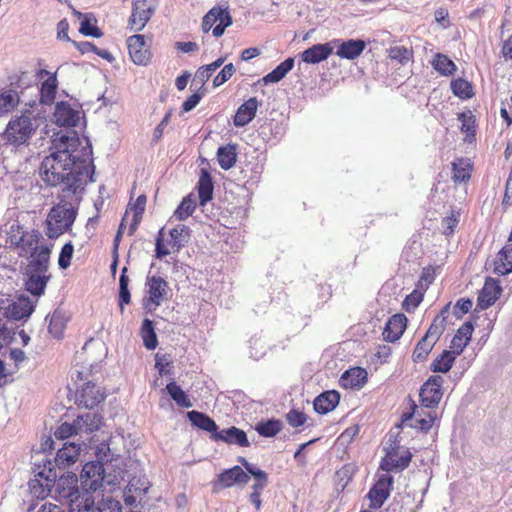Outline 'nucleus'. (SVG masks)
<instances>
[{
	"instance_id": "nucleus-1",
	"label": "nucleus",
	"mask_w": 512,
	"mask_h": 512,
	"mask_svg": "<svg viewBox=\"0 0 512 512\" xmlns=\"http://www.w3.org/2000/svg\"><path fill=\"white\" fill-rule=\"evenodd\" d=\"M41 179L48 186L62 187L61 195L81 199L85 185L92 182L94 165L92 147L87 139L82 141L75 131L56 133L39 169Z\"/></svg>"
},
{
	"instance_id": "nucleus-2",
	"label": "nucleus",
	"mask_w": 512,
	"mask_h": 512,
	"mask_svg": "<svg viewBox=\"0 0 512 512\" xmlns=\"http://www.w3.org/2000/svg\"><path fill=\"white\" fill-rule=\"evenodd\" d=\"M60 202L53 206L46 218V234L50 239H56L66 231L70 230L77 216V208L80 200L60 196Z\"/></svg>"
},
{
	"instance_id": "nucleus-3",
	"label": "nucleus",
	"mask_w": 512,
	"mask_h": 512,
	"mask_svg": "<svg viewBox=\"0 0 512 512\" xmlns=\"http://www.w3.org/2000/svg\"><path fill=\"white\" fill-rule=\"evenodd\" d=\"M77 484V476L71 473L66 477H60L54 485L56 498L66 503L70 512H81L85 498L89 496L87 492L81 494Z\"/></svg>"
},
{
	"instance_id": "nucleus-4",
	"label": "nucleus",
	"mask_w": 512,
	"mask_h": 512,
	"mask_svg": "<svg viewBox=\"0 0 512 512\" xmlns=\"http://www.w3.org/2000/svg\"><path fill=\"white\" fill-rule=\"evenodd\" d=\"M25 276V289L34 296H41L45 292L47 282L50 279L48 268H44L43 262H35L23 267Z\"/></svg>"
},
{
	"instance_id": "nucleus-5",
	"label": "nucleus",
	"mask_w": 512,
	"mask_h": 512,
	"mask_svg": "<svg viewBox=\"0 0 512 512\" xmlns=\"http://www.w3.org/2000/svg\"><path fill=\"white\" fill-rule=\"evenodd\" d=\"M158 8V0H133L128 26L139 32L144 29Z\"/></svg>"
},
{
	"instance_id": "nucleus-6",
	"label": "nucleus",
	"mask_w": 512,
	"mask_h": 512,
	"mask_svg": "<svg viewBox=\"0 0 512 512\" xmlns=\"http://www.w3.org/2000/svg\"><path fill=\"white\" fill-rule=\"evenodd\" d=\"M34 131L35 126L30 116L22 115L8 123L5 138L9 143L19 146L26 143Z\"/></svg>"
},
{
	"instance_id": "nucleus-7",
	"label": "nucleus",
	"mask_w": 512,
	"mask_h": 512,
	"mask_svg": "<svg viewBox=\"0 0 512 512\" xmlns=\"http://www.w3.org/2000/svg\"><path fill=\"white\" fill-rule=\"evenodd\" d=\"M232 24V17L228 8L213 7L203 17L202 30L207 33L212 29L214 37H220L225 29Z\"/></svg>"
},
{
	"instance_id": "nucleus-8",
	"label": "nucleus",
	"mask_w": 512,
	"mask_h": 512,
	"mask_svg": "<svg viewBox=\"0 0 512 512\" xmlns=\"http://www.w3.org/2000/svg\"><path fill=\"white\" fill-rule=\"evenodd\" d=\"M444 379L440 375L430 376L420 389L421 404L426 408L436 407L442 399Z\"/></svg>"
},
{
	"instance_id": "nucleus-9",
	"label": "nucleus",
	"mask_w": 512,
	"mask_h": 512,
	"mask_svg": "<svg viewBox=\"0 0 512 512\" xmlns=\"http://www.w3.org/2000/svg\"><path fill=\"white\" fill-rule=\"evenodd\" d=\"M104 467L99 461L87 462L81 471V484L87 491H97L102 487L104 480Z\"/></svg>"
},
{
	"instance_id": "nucleus-10",
	"label": "nucleus",
	"mask_w": 512,
	"mask_h": 512,
	"mask_svg": "<svg viewBox=\"0 0 512 512\" xmlns=\"http://www.w3.org/2000/svg\"><path fill=\"white\" fill-rule=\"evenodd\" d=\"M394 478L390 474H381L376 483L368 492L370 507L373 509L380 508L390 496L393 488Z\"/></svg>"
},
{
	"instance_id": "nucleus-11",
	"label": "nucleus",
	"mask_w": 512,
	"mask_h": 512,
	"mask_svg": "<svg viewBox=\"0 0 512 512\" xmlns=\"http://www.w3.org/2000/svg\"><path fill=\"white\" fill-rule=\"evenodd\" d=\"M127 46L131 60L136 65L146 66L150 63L151 52L146 45L143 35H132L127 39Z\"/></svg>"
},
{
	"instance_id": "nucleus-12",
	"label": "nucleus",
	"mask_w": 512,
	"mask_h": 512,
	"mask_svg": "<svg viewBox=\"0 0 512 512\" xmlns=\"http://www.w3.org/2000/svg\"><path fill=\"white\" fill-rule=\"evenodd\" d=\"M412 459L410 451L406 450L399 454L396 449L388 451L385 457L382 458L379 468L389 474L392 471H403L406 469Z\"/></svg>"
},
{
	"instance_id": "nucleus-13",
	"label": "nucleus",
	"mask_w": 512,
	"mask_h": 512,
	"mask_svg": "<svg viewBox=\"0 0 512 512\" xmlns=\"http://www.w3.org/2000/svg\"><path fill=\"white\" fill-rule=\"evenodd\" d=\"M53 118L60 127H75L80 120V111L74 109L68 102L60 101L56 103Z\"/></svg>"
},
{
	"instance_id": "nucleus-14",
	"label": "nucleus",
	"mask_w": 512,
	"mask_h": 512,
	"mask_svg": "<svg viewBox=\"0 0 512 512\" xmlns=\"http://www.w3.org/2000/svg\"><path fill=\"white\" fill-rule=\"evenodd\" d=\"M502 288L499 282L492 278H487L483 288L480 290L477 299V308L485 310L492 306L501 295Z\"/></svg>"
},
{
	"instance_id": "nucleus-15",
	"label": "nucleus",
	"mask_w": 512,
	"mask_h": 512,
	"mask_svg": "<svg viewBox=\"0 0 512 512\" xmlns=\"http://www.w3.org/2000/svg\"><path fill=\"white\" fill-rule=\"evenodd\" d=\"M249 479V475L240 466H234L221 472L214 485L228 488L235 484L245 485Z\"/></svg>"
},
{
	"instance_id": "nucleus-16",
	"label": "nucleus",
	"mask_w": 512,
	"mask_h": 512,
	"mask_svg": "<svg viewBox=\"0 0 512 512\" xmlns=\"http://www.w3.org/2000/svg\"><path fill=\"white\" fill-rule=\"evenodd\" d=\"M407 318L404 314L391 316L383 329V339L387 342L397 341L406 329Z\"/></svg>"
},
{
	"instance_id": "nucleus-17",
	"label": "nucleus",
	"mask_w": 512,
	"mask_h": 512,
	"mask_svg": "<svg viewBox=\"0 0 512 512\" xmlns=\"http://www.w3.org/2000/svg\"><path fill=\"white\" fill-rule=\"evenodd\" d=\"M332 43L338 44L336 55L348 60H353L360 56L366 47L365 41L361 39L334 40Z\"/></svg>"
},
{
	"instance_id": "nucleus-18",
	"label": "nucleus",
	"mask_w": 512,
	"mask_h": 512,
	"mask_svg": "<svg viewBox=\"0 0 512 512\" xmlns=\"http://www.w3.org/2000/svg\"><path fill=\"white\" fill-rule=\"evenodd\" d=\"M44 243L42 234L39 231L31 230L22 237H18V241L14 244V248L19 257H24L28 253H32L38 245Z\"/></svg>"
},
{
	"instance_id": "nucleus-19",
	"label": "nucleus",
	"mask_w": 512,
	"mask_h": 512,
	"mask_svg": "<svg viewBox=\"0 0 512 512\" xmlns=\"http://www.w3.org/2000/svg\"><path fill=\"white\" fill-rule=\"evenodd\" d=\"M211 438L214 441H222L227 444H235L240 447H248L250 445L246 433L235 426L220 431L218 430V432L214 433Z\"/></svg>"
},
{
	"instance_id": "nucleus-20",
	"label": "nucleus",
	"mask_w": 512,
	"mask_h": 512,
	"mask_svg": "<svg viewBox=\"0 0 512 512\" xmlns=\"http://www.w3.org/2000/svg\"><path fill=\"white\" fill-rule=\"evenodd\" d=\"M146 286L149 300L159 306L168 293V283L160 276H151L147 277Z\"/></svg>"
},
{
	"instance_id": "nucleus-21",
	"label": "nucleus",
	"mask_w": 512,
	"mask_h": 512,
	"mask_svg": "<svg viewBox=\"0 0 512 512\" xmlns=\"http://www.w3.org/2000/svg\"><path fill=\"white\" fill-rule=\"evenodd\" d=\"M105 399V395L93 383L87 382L77 395L80 405L92 409Z\"/></svg>"
},
{
	"instance_id": "nucleus-22",
	"label": "nucleus",
	"mask_w": 512,
	"mask_h": 512,
	"mask_svg": "<svg viewBox=\"0 0 512 512\" xmlns=\"http://www.w3.org/2000/svg\"><path fill=\"white\" fill-rule=\"evenodd\" d=\"M122 506L119 501L109 497L103 498L96 504L90 495L85 498L81 512H121Z\"/></svg>"
},
{
	"instance_id": "nucleus-23",
	"label": "nucleus",
	"mask_w": 512,
	"mask_h": 512,
	"mask_svg": "<svg viewBox=\"0 0 512 512\" xmlns=\"http://www.w3.org/2000/svg\"><path fill=\"white\" fill-rule=\"evenodd\" d=\"M259 102L255 97L249 98L236 111L233 123L236 127H244L255 117Z\"/></svg>"
},
{
	"instance_id": "nucleus-24",
	"label": "nucleus",
	"mask_w": 512,
	"mask_h": 512,
	"mask_svg": "<svg viewBox=\"0 0 512 512\" xmlns=\"http://www.w3.org/2000/svg\"><path fill=\"white\" fill-rule=\"evenodd\" d=\"M474 330V326L472 322L467 321L463 323L458 330L456 331L454 337L451 340L450 348L451 350L456 353V355H460L464 349L469 344L472 333Z\"/></svg>"
},
{
	"instance_id": "nucleus-25",
	"label": "nucleus",
	"mask_w": 512,
	"mask_h": 512,
	"mask_svg": "<svg viewBox=\"0 0 512 512\" xmlns=\"http://www.w3.org/2000/svg\"><path fill=\"white\" fill-rule=\"evenodd\" d=\"M332 52L331 43L315 44L301 53V59L308 64H318L326 60Z\"/></svg>"
},
{
	"instance_id": "nucleus-26",
	"label": "nucleus",
	"mask_w": 512,
	"mask_h": 512,
	"mask_svg": "<svg viewBox=\"0 0 512 512\" xmlns=\"http://www.w3.org/2000/svg\"><path fill=\"white\" fill-rule=\"evenodd\" d=\"M340 401V394L336 390H329L318 395L314 402V410L319 414H327L334 410Z\"/></svg>"
},
{
	"instance_id": "nucleus-27",
	"label": "nucleus",
	"mask_w": 512,
	"mask_h": 512,
	"mask_svg": "<svg viewBox=\"0 0 512 512\" xmlns=\"http://www.w3.org/2000/svg\"><path fill=\"white\" fill-rule=\"evenodd\" d=\"M34 308V302L28 297L21 296L8 307L7 315L13 320L26 319L32 314Z\"/></svg>"
},
{
	"instance_id": "nucleus-28",
	"label": "nucleus",
	"mask_w": 512,
	"mask_h": 512,
	"mask_svg": "<svg viewBox=\"0 0 512 512\" xmlns=\"http://www.w3.org/2000/svg\"><path fill=\"white\" fill-rule=\"evenodd\" d=\"M80 453V445L75 443H65L64 446L58 449L54 459L55 465L59 468L65 469L74 464Z\"/></svg>"
},
{
	"instance_id": "nucleus-29",
	"label": "nucleus",
	"mask_w": 512,
	"mask_h": 512,
	"mask_svg": "<svg viewBox=\"0 0 512 512\" xmlns=\"http://www.w3.org/2000/svg\"><path fill=\"white\" fill-rule=\"evenodd\" d=\"M435 418V413L427 412L422 416L418 411H414L413 413L403 414L402 422L421 431H428L432 427Z\"/></svg>"
},
{
	"instance_id": "nucleus-30",
	"label": "nucleus",
	"mask_w": 512,
	"mask_h": 512,
	"mask_svg": "<svg viewBox=\"0 0 512 512\" xmlns=\"http://www.w3.org/2000/svg\"><path fill=\"white\" fill-rule=\"evenodd\" d=\"M367 381V372L360 367L351 368L346 370L341 378V385L345 388L358 389L361 388Z\"/></svg>"
},
{
	"instance_id": "nucleus-31",
	"label": "nucleus",
	"mask_w": 512,
	"mask_h": 512,
	"mask_svg": "<svg viewBox=\"0 0 512 512\" xmlns=\"http://www.w3.org/2000/svg\"><path fill=\"white\" fill-rule=\"evenodd\" d=\"M449 313V304L444 306L440 313L433 319V322L431 323L429 329L425 333L424 336L428 338L429 340L433 341L434 343H437L440 336L443 334L446 324H447V316Z\"/></svg>"
},
{
	"instance_id": "nucleus-32",
	"label": "nucleus",
	"mask_w": 512,
	"mask_h": 512,
	"mask_svg": "<svg viewBox=\"0 0 512 512\" xmlns=\"http://www.w3.org/2000/svg\"><path fill=\"white\" fill-rule=\"evenodd\" d=\"M197 189L200 205L205 206L212 199L214 191L212 177L206 169H201Z\"/></svg>"
},
{
	"instance_id": "nucleus-33",
	"label": "nucleus",
	"mask_w": 512,
	"mask_h": 512,
	"mask_svg": "<svg viewBox=\"0 0 512 512\" xmlns=\"http://www.w3.org/2000/svg\"><path fill=\"white\" fill-rule=\"evenodd\" d=\"M102 420L103 418L100 414L87 412L83 415H79L76 419V423L80 433L91 434L100 428Z\"/></svg>"
},
{
	"instance_id": "nucleus-34",
	"label": "nucleus",
	"mask_w": 512,
	"mask_h": 512,
	"mask_svg": "<svg viewBox=\"0 0 512 512\" xmlns=\"http://www.w3.org/2000/svg\"><path fill=\"white\" fill-rule=\"evenodd\" d=\"M187 417L193 426L210 432L211 436L218 432V426L215 421L203 412L192 410L187 413Z\"/></svg>"
},
{
	"instance_id": "nucleus-35",
	"label": "nucleus",
	"mask_w": 512,
	"mask_h": 512,
	"mask_svg": "<svg viewBox=\"0 0 512 512\" xmlns=\"http://www.w3.org/2000/svg\"><path fill=\"white\" fill-rule=\"evenodd\" d=\"M58 89L57 73L50 75L46 80L41 83L39 93L40 102L44 105H51L55 101Z\"/></svg>"
},
{
	"instance_id": "nucleus-36",
	"label": "nucleus",
	"mask_w": 512,
	"mask_h": 512,
	"mask_svg": "<svg viewBox=\"0 0 512 512\" xmlns=\"http://www.w3.org/2000/svg\"><path fill=\"white\" fill-rule=\"evenodd\" d=\"M494 272L499 275L512 272V244L505 245L498 253L494 264Z\"/></svg>"
},
{
	"instance_id": "nucleus-37",
	"label": "nucleus",
	"mask_w": 512,
	"mask_h": 512,
	"mask_svg": "<svg viewBox=\"0 0 512 512\" xmlns=\"http://www.w3.org/2000/svg\"><path fill=\"white\" fill-rule=\"evenodd\" d=\"M190 228L180 224L170 231L169 245L174 252H179L190 240Z\"/></svg>"
},
{
	"instance_id": "nucleus-38",
	"label": "nucleus",
	"mask_w": 512,
	"mask_h": 512,
	"mask_svg": "<svg viewBox=\"0 0 512 512\" xmlns=\"http://www.w3.org/2000/svg\"><path fill=\"white\" fill-rule=\"evenodd\" d=\"M67 321L68 317L66 316L65 311L56 309L49 318V333L56 339L62 338Z\"/></svg>"
},
{
	"instance_id": "nucleus-39",
	"label": "nucleus",
	"mask_w": 512,
	"mask_h": 512,
	"mask_svg": "<svg viewBox=\"0 0 512 512\" xmlns=\"http://www.w3.org/2000/svg\"><path fill=\"white\" fill-rule=\"evenodd\" d=\"M27 232L28 230L24 229L18 219H9L0 228V233L6 235V242L9 243L10 246H14L18 241V237H22V234H26Z\"/></svg>"
},
{
	"instance_id": "nucleus-40",
	"label": "nucleus",
	"mask_w": 512,
	"mask_h": 512,
	"mask_svg": "<svg viewBox=\"0 0 512 512\" xmlns=\"http://www.w3.org/2000/svg\"><path fill=\"white\" fill-rule=\"evenodd\" d=\"M458 355L452 350H444L430 365V370L435 373H447L453 366Z\"/></svg>"
},
{
	"instance_id": "nucleus-41",
	"label": "nucleus",
	"mask_w": 512,
	"mask_h": 512,
	"mask_svg": "<svg viewBox=\"0 0 512 512\" xmlns=\"http://www.w3.org/2000/svg\"><path fill=\"white\" fill-rule=\"evenodd\" d=\"M294 67V58L288 57L281 62L276 68L265 75L262 79L264 84L277 83L281 81Z\"/></svg>"
},
{
	"instance_id": "nucleus-42",
	"label": "nucleus",
	"mask_w": 512,
	"mask_h": 512,
	"mask_svg": "<svg viewBox=\"0 0 512 512\" xmlns=\"http://www.w3.org/2000/svg\"><path fill=\"white\" fill-rule=\"evenodd\" d=\"M472 166L468 159L458 158L452 162V179L455 183L466 182L471 177Z\"/></svg>"
},
{
	"instance_id": "nucleus-43",
	"label": "nucleus",
	"mask_w": 512,
	"mask_h": 512,
	"mask_svg": "<svg viewBox=\"0 0 512 512\" xmlns=\"http://www.w3.org/2000/svg\"><path fill=\"white\" fill-rule=\"evenodd\" d=\"M217 160L222 169L229 170L232 168L237 160L236 146L228 144L219 147L217 150Z\"/></svg>"
},
{
	"instance_id": "nucleus-44",
	"label": "nucleus",
	"mask_w": 512,
	"mask_h": 512,
	"mask_svg": "<svg viewBox=\"0 0 512 512\" xmlns=\"http://www.w3.org/2000/svg\"><path fill=\"white\" fill-rule=\"evenodd\" d=\"M50 254L51 248L47 244L42 243L35 250H32V253L24 255L23 258L27 261L25 265H32L35 262L42 261L44 268H49Z\"/></svg>"
},
{
	"instance_id": "nucleus-45",
	"label": "nucleus",
	"mask_w": 512,
	"mask_h": 512,
	"mask_svg": "<svg viewBox=\"0 0 512 512\" xmlns=\"http://www.w3.org/2000/svg\"><path fill=\"white\" fill-rule=\"evenodd\" d=\"M249 355L255 360L264 357L268 351V343L262 335H253L249 341Z\"/></svg>"
},
{
	"instance_id": "nucleus-46",
	"label": "nucleus",
	"mask_w": 512,
	"mask_h": 512,
	"mask_svg": "<svg viewBox=\"0 0 512 512\" xmlns=\"http://www.w3.org/2000/svg\"><path fill=\"white\" fill-rule=\"evenodd\" d=\"M141 337L144 346L148 350H154L157 347L158 340L154 330L153 322L148 318H145L142 322Z\"/></svg>"
},
{
	"instance_id": "nucleus-47",
	"label": "nucleus",
	"mask_w": 512,
	"mask_h": 512,
	"mask_svg": "<svg viewBox=\"0 0 512 512\" xmlns=\"http://www.w3.org/2000/svg\"><path fill=\"white\" fill-rule=\"evenodd\" d=\"M19 103V95L15 90L7 89L0 92V115L11 112Z\"/></svg>"
},
{
	"instance_id": "nucleus-48",
	"label": "nucleus",
	"mask_w": 512,
	"mask_h": 512,
	"mask_svg": "<svg viewBox=\"0 0 512 512\" xmlns=\"http://www.w3.org/2000/svg\"><path fill=\"white\" fill-rule=\"evenodd\" d=\"M432 66L437 72L444 76L452 75L456 70L455 63L446 55L441 53L435 55L432 61Z\"/></svg>"
},
{
	"instance_id": "nucleus-49",
	"label": "nucleus",
	"mask_w": 512,
	"mask_h": 512,
	"mask_svg": "<svg viewBox=\"0 0 512 512\" xmlns=\"http://www.w3.org/2000/svg\"><path fill=\"white\" fill-rule=\"evenodd\" d=\"M166 390L167 393L177 403L178 406L183 408H190L192 406V403L188 398L187 394L175 382H170L169 384H167Z\"/></svg>"
},
{
	"instance_id": "nucleus-50",
	"label": "nucleus",
	"mask_w": 512,
	"mask_h": 512,
	"mask_svg": "<svg viewBox=\"0 0 512 512\" xmlns=\"http://www.w3.org/2000/svg\"><path fill=\"white\" fill-rule=\"evenodd\" d=\"M281 429L282 422L276 419L261 421L255 426V430L263 437H274Z\"/></svg>"
},
{
	"instance_id": "nucleus-51",
	"label": "nucleus",
	"mask_w": 512,
	"mask_h": 512,
	"mask_svg": "<svg viewBox=\"0 0 512 512\" xmlns=\"http://www.w3.org/2000/svg\"><path fill=\"white\" fill-rule=\"evenodd\" d=\"M451 90L455 96L464 100L470 99L474 94L471 83L463 78L452 80Z\"/></svg>"
},
{
	"instance_id": "nucleus-52",
	"label": "nucleus",
	"mask_w": 512,
	"mask_h": 512,
	"mask_svg": "<svg viewBox=\"0 0 512 512\" xmlns=\"http://www.w3.org/2000/svg\"><path fill=\"white\" fill-rule=\"evenodd\" d=\"M195 208H196V199L192 194H190V195L186 196L181 201V203L179 204V206L177 207V209L174 212V216L178 220H185L190 215H192Z\"/></svg>"
},
{
	"instance_id": "nucleus-53",
	"label": "nucleus",
	"mask_w": 512,
	"mask_h": 512,
	"mask_svg": "<svg viewBox=\"0 0 512 512\" xmlns=\"http://www.w3.org/2000/svg\"><path fill=\"white\" fill-rule=\"evenodd\" d=\"M436 343L423 336L417 343L413 352V361L422 362L424 361Z\"/></svg>"
},
{
	"instance_id": "nucleus-54",
	"label": "nucleus",
	"mask_w": 512,
	"mask_h": 512,
	"mask_svg": "<svg viewBox=\"0 0 512 512\" xmlns=\"http://www.w3.org/2000/svg\"><path fill=\"white\" fill-rule=\"evenodd\" d=\"M149 488H150V482L145 477L132 478L128 482V485L126 487V489H128V491L133 492L137 495H141V496H144L148 492Z\"/></svg>"
},
{
	"instance_id": "nucleus-55",
	"label": "nucleus",
	"mask_w": 512,
	"mask_h": 512,
	"mask_svg": "<svg viewBox=\"0 0 512 512\" xmlns=\"http://www.w3.org/2000/svg\"><path fill=\"white\" fill-rule=\"evenodd\" d=\"M389 57L401 64H406L412 58V51L404 46H395L389 49Z\"/></svg>"
},
{
	"instance_id": "nucleus-56",
	"label": "nucleus",
	"mask_w": 512,
	"mask_h": 512,
	"mask_svg": "<svg viewBox=\"0 0 512 512\" xmlns=\"http://www.w3.org/2000/svg\"><path fill=\"white\" fill-rule=\"evenodd\" d=\"M79 429L76 423V420L73 421V423L64 422L62 423L57 430L55 431L54 435L57 439H67L73 435L79 434Z\"/></svg>"
},
{
	"instance_id": "nucleus-57",
	"label": "nucleus",
	"mask_w": 512,
	"mask_h": 512,
	"mask_svg": "<svg viewBox=\"0 0 512 512\" xmlns=\"http://www.w3.org/2000/svg\"><path fill=\"white\" fill-rule=\"evenodd\" d=\"M458 120L461 122V131L466 133L467 137L475 136V121L471 113H460Z\"/></svg>"
},
{
	"instance_id": "nucleus-58",
	"label": "nucleus",
	"mask_w": 512,
	"mask_h": 512,
	"mask_svg": "<svg viewBox=\"0 0 512 512\" xmlns=\"http://www.w3.org/2000/svg\"><path fill=\"white\" fill-rule=\"evenodd\" d=\"M73 252L74 247L71 242L66 243L62 247L58 258V265L61 269H66L70 266Z\"/></svg>"
},
{
	"instance_id": "nucleus-59",
	"label": "nucleus",
	"mask_w": 512,
	"mask_h": 512,
	"mask_svg": "<svg viewBox=\"0 0 512 512\" xmlns=\"http://www.w3.org/2000/svg\"><path fill=\"white\" fill-rule=\"evenodd\" d=\"M235 67L232 63L226 64L222 70L214 77L213 86L219 87L227 82L235 73Z\"/></svg>"
},
{
	"instance_id": "nucleus-60",
	"label": "nucleus",
	"mask_w": 512,
	"mask_h": 512,
	"mask_svg": "<svg viewBox=\"0 0 512 512\" xmlns=\"http://www.w3.org/2000/svg\"><path fill=\"white\" fill-rule=\"evenodd\" d=\"M422 300L423 293L419 290H414L408 296H406L403 302V307L406 311L414 310L419 306Z\"/></svg>"
},
{
	"instance_id": "nucleus-61",
	"label": "nucleus",
	"mask_w": 512,
	"mask_h": 512,
	"mask_svg": "<svg viewBox=\"0 0 512 512\" xmlns=\"http://www.w3.org/2000/svg\"><path fill=\"white\" fill-rule=\"evenodd\" d=\"M215 70L208 64L198 68L195 73L193 82H197L200 84V89L204 86V84L210 79Z\"/></svg>"
},
{
	"instance_id": "nucleus-62",
	"label": "nucleus",
	"mask_w": 512,
	"mask_h": 512,
	"mask_svg": "<svg viewBox=\"0 0 512 512\" xmlns=\"http://www.w3.org/2000/svg\"><path fill=\"white\" fill-rule=\"evenodd\" d=\"M79 31L85 36H92L96 38H99L103 35V33L98 27L91 24L90 19L88 17H85L81 21Z\"/></svg>"
},
{
	"instance_id": "nucleus-63",
	"label": "nucleus",
	"mask_w": 512,
	"mask_h": 512,
	"mask_svg": "<svg viewBox=\"0 0 512 512\" xmlns=\"http://www.w3.org/2000/svg\"><path fill=\"white\" fill-rule=\"evenodd\" d=\"M286 420L290 426L296 428L306 422V415L299 410L292 409L286 414Z\"/></svg>"
},
{
	"instance_id": "nucleus-64",
	"label": "nucleus",
	"mask_w": 512,
	"mask_h": 512,
	"mask_svg": "<svg viewBox=\"0 0 512 512\" xmlns=\"http://www.w3.org/2000/svg\"><path fill=\"white\" fill-rule=\"evenodd\" d=\"M204 92L199 88L198 91L189 96L182 104V110L185 112H189L194 109L203 98Z\"/></svg>"
}]
</instances>
